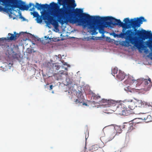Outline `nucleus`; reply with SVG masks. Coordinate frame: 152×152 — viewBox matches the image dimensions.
Wrapping results in <instances>:
<instances>
[{
    "label": "nucleus",
    "instance_id": "obj_16",
    "mask_svg": "<svg viewBox=\"0 0 152 152\" xmlns=\"http://www.w3.org/2000/svg\"><path fill=\"white\" fill-rule=\"evenodd\" d=\"M135 106H136L135 105L134 103V102H132V100L129 103L128 107L131 110H133Z\"/></svg>",
    "mask_w": 152,
    "mask_h": 152
},
{
    "label": "nucleus",
    "instance_id": "obj_13",
    "mask_svg": "<svg viewBox=\"0 0 152 152\" xmlns=\"http://www.w3.org/2000/svg\"><path fill=\"white\" fill-rule=\"evenodd\" d=\"M135 82V83L136 84L137 83L136 82V80L132 76L128 75V78L124 82L130 85L133 84Z\"/></svg>",
    "mask_w": 152,
    "mask_h": 152
},
{
    "label": "nucleus",
    "instance_id": "obj_4",
    "mask_svg": "<svg viewBox=\"0 0 152 152\" xmlns=\"http://www.w3.org/2000/svg\"><path fill=\"white\" fill-rule=\"evenodd\" d=\"M3 1L4 4L7 6H10L12 8H18L22 10H28L29 8L32 5L33 6V7L30 9L31 11H34L35 7L39 10L43 9H49L50 8L54 9L53 11L59 8L58 4L54 2L51 3L50 5L47 4H39L38 3H36L35 6L34 4L31 3H30L28 5H26L25 2L21 0H3Z\"/></svg>",
    "mask_w": 152,
    "mask_h": 152
},
{
    "label": "nucleus",
    "instance_id": "obj_30",
    "mask_svg": "<svg viewBox=\"0 0 152 152\" xmlns=\"http://www.w3.org/2000/svg\"><path fill=\"white\" fill-rule=\"evenodd\" d=\"M148 49L145 50V52H148Z\"/></svg>",
    "mask_w": 152,
    "mask_h": 152
},
{
    "label": "nucleus",
    "instance_id": "obj_2",
    "mask_svg": "<svg viewBox=\"0 0 152 152\" xmlns=\"http://www.w3.org/2000/svg\"><path fill=\"white\" fill-rule=\"evenodd\" d=\"M146 20L144 17H141L139 18L132 19L129 20L128 18L124 19V23L121 22L120 20H118L119 23H121V26L125 29L130 28L132 27L134 29V31L132 30H128L125 32V30L123 29L122 33L121 34L122 37H124L125 36L126 40H128L131 43L139 49H144L146 48V46L140 43L138 40L137 38L133 36L136 35L139 38L145 39L150 38L152 37V34L151 31H147L144 29H142L140 31L137 30L138 28L140 27V25L143 22H146Z\"/></svg>",
    "mask_w": 152,
    "mask_h": 152
},
{
    "label": "nucleus",
    "instance_id": "obj_18",
    "mask_svg": "<svg viewBox=\"0 0 152 152\" xmlns=\"http://www.w3.org/2000/svg\"><path fill=\"white\" fill-rule=\"evenodd\" d=\"M58 3L60 5L64 4H66L67 6L68 4H69V2L67 1L66 0H58Z\"/></svg>",
    "mask_w": 152,
    "mask_h": 152
},
{
    "label": "nucleus",
    "instance_id": "obj_27",
    "mask_svg": "<svg viewBox=\"0 0 152 152\" xmlns=\"http://www.w3.org/2000/svg\"><path fill=\"white\" fill-rule=\"evenodd\" d=\"M53 88V86L52 85H50V90H51Z\"/></svg>",
    "mask_w": 152,
    "mask_h": 152
},
{
    "label": "nucleus",
    "instance_id": "obj_9",
    "mask_svg": "<svg viewBox=\"0 0 152 152\" xmlns=\"http://www.w3.org/2000/svg\"><path fill=\"white\" fill-rule=\"evenodd\" d=\"M1 2L2 3V4L5 6V7H3L1 6H0V11H4L10 14H12V11L14 8H12L10 6H6V5L4 4L3 0H0V3Z\"/></svg>",
    "mask_w": 152,
    "mask_h": 152
},
{
    "label": "nucleus",
    "instance_id": "obj_12",
    "mask_svg": "<svg viewBox=\"0 0 152 152\" xmlns=\"http://www.w3.org/2000/svg\"><path fill=\"white\" fill-rule=\"evenodd\" d=\"M76 96L77 98L75 101L76 104L84 102L82 94L80 91H79L77 92Z\"/></svg>",
    "mask_w": 152,
    "mask_h": 152
},
{
    "label": "nucleus",
    "instance_id": "obj_25",
    "mask_svg": "<svg viewBox=\"0 0 152 152\" xmlns=\"http://www.w3.org/2000/svg\"><path fill=\"white\" fill-rule=\"evenodd\" d=\"M18 13L20 16V18L21 19H23V20L25 18L22 16L21 12L19 11L18 12Z\"/></svg>",
    "mask_w": 152,
    "mask_h": 152
},
{
    "label": "nucleus",
    "instance_id": "obj_21",
    "mask_svg": "<svg viewBox=\"0 0 152 152\" xmlns=\"http://www.w3.org/2000/svg\"><path fill=\"white\" fill-rule=\"evenodd\" d=\"M118 71V69L117 68H114L112 70V74L114 76V74H117Z\"/></svg>",
    "mask_w": 152,
    "mask_h": 152
},
{
    "label": "nucleus",
    "instance_id": "obj_1",
    "mask_svg": "<svg viewBox=\"0 0 152 152\" xmlns=\"http://www.w3.org/2000/svg\"><path fill=\"white\" fill-rule=\"evenodd\" d=\"M83 9L76 8L74 12V17L70 18V22L73 23H78L79 25L84 26H89L93 34H97L96 30L98 29L99 32L101 33V31H103V22H105V27H111V25H118L121 27V24L119 23L118 20L112 17H100L99 16H90L88 14L83 13Z\"/></svg>",
    "mask_w": 152,
    "mask_h": 152
},
{
    "label": "nucleus",
    "instance_id": "obj_28",
    "mask_svg": "<svg viewBox=\"0 0 152 152\" xmlns=\"http://www.w3.org/2000/svg\"><path fill=\"white\" fill-rule=\"evenodd\" d=\"M113 36L114 37H115L117 36L118 35L117 34H116L115 33H113Z\"/></svg>",
    "mask_w": 152,
    "mask_h": 152
},
{
    "label": "nucleus",
    "instance_id": "obj_34",
    "mask_svg": "<svg viewBox=\"0 0 152 152\" xmlns=\"http://www.w3.org/2000/svg\"><path fill=\"white\" fill-rule=\"evenodd\" d=\"M46 37H46V36H45V38H46Z\"/></svg>",
    "mask_w": 152,
    "mask_h": 152
},
{
    "label": "nucleus",
    "instance_id": "obj_7",
    "mask_svg": "<svg viewBox=\"0 0 152 152\" xmlns=\"http://www.w3.org/2000/svg\"><path fill=\"white\" fill-rule=\"evenodd\" d=\"M148 79L140 78L136 80V82L137 83L136 84V86H140L141 87V88L138 89H143L145 91L149 90L152 86V82L151 79L148 77Z\"/></svg>",
    "mask_w": 152,
    "mask_h": 152
},
{
    "label": "nucleus",
    "instance_id": "obj_32",
    "mask_svg": "<svg viewBox=\"0 0 152 152\" xmlns=\"http://www.w3.org/2000/svg\"><path fill=\"white\" fill-rule=\"evenodd\" d=\"M151 117V116L150 115L148 116L147 117L148 118H149V117Z\"/></svg>",
    "mask_w": 152,
    "mask_h": 152
},
{
    "label": "nucleus",
    "instance_id": "obj_5",
    "mask_svg": "<svg viewBox=\"0 0 152 152\" xmlns=\"http://www.w3.org/2000/svg\"><path fill=\"white\" fill-rule=\"evenodd\" d=\"M127 102L125 100L120 101L118 103L114 100L103 99L101 100V103H105L103 104L105 107H109L110 110L115 112L118 115L127 116L129 114V110H127L126 104Z\"/></svg>",
    "mask_w": 152,
    "mask_h": 152
},
{
    "label": "nucleus",
    "instance_id": "obj_3",
    "mask_svg": "<svg viewBox=\"0 0 152 152\" xmlns=\"http://www.w3.org/2000/svg\"><path fill=\"white\" fill-rule=\"evenodd\" d=\"M69 2L67 4L68 10H66V7H63L61 8H58L57 10H55L51 12L50 15V14L47 12H41L42 16H43V20H47L48 24H51L53 25H58V21L62 24H63L65 21L70 16L73 10L76 6L75 0H66Z\"/></svg>",
    "mask_w": 152,
    "mask_h": 152
},
{
    "label": "nucleus",
    "instance_id": "obj_24",
    "mask_svg": "<svg viewBox=\"0 0 152 152\" xmlns=\"http://www.w3.org/2000/svg\"><path fill=\"white\" fill-rule=\"evenodd\" d=\"M100 98V96L98 95H94V99L95 100L99 99Z\"/></svg>",
    "mask_w": 152,
    "mask_h": 152
},
{
    "label": "nucleus",
    "instance_id": "obj_33",
    "mask_svg": "<svg viewBox=\"0 0 152 152\" xmlns=\"http://www.w3.org/2000/svg\"><path fill=\"white\" fill-rule=\"evenodd\" d=\"M146 104L147 105V104ZM149 104H148V106H149Z\"/></svg>",
    "mask_w": 152,
    "mask_h": 152
},
{
    "label": "nucleus",
    "instance_id": "obj_22",
    "mask_svg": "<svg viewBox=\"0 0 152 152\" xmlns=\"http://www.w3.org/2000/svg\"><path fill=\"white\" fill-rule=\"evenodd\" d=\"M85 141L86 142L87 139L89 136V132L87 130H86L85 133Z\"/></svg>",
    "mask_w": 152,
    "mask_h": 152
},
{
    "label": "nucleus",
    "instance_id": "obj_23",
    "mask_svg": "<svg viewBox=\"0 0 152 152\" xmlns=\"http://www.w3.org/2000/svg\"><path fill=\"white\" fill-rule=\"evenodd\" d=\"M31 14H32L34 17L37 18L39 15L37 12H31Z\"/></svg>",
    "mask_w": 152,
    "mask_h": 152
},
{
    "label": "nucleus",
    "instance_id": "obj_26",
    "mask_svg": "<svg viewBox=\"0 0 152 152\" xmlns=\"http://www.w3.org/2000/svg\"><path fill=\"white\" fill-rule=\"evenodd\" d=\"M125 42V44L124 45L126 46L127 44H128L129 43V42L128 41H126Z\"/></svg>",
    "mask_w": 152,
    "mask_h": 152
},
{
    "label": "nucleus",
    "instance_id": "obj_31",
    "mask_svg": "<svg viewBox=\"0 0 152 152\" xmlns=\"http://www.w3.org/2000/svg\"><path fill=\"white\" fill-rule=\"evenodd\" d=\"M64 65H67V64L66 63H65L64 64Z\"/></svg>",
    "mask_w": 152,
    "mask_h": 152
},
{
    "label": "nucleus",
    "instance_id": "obj_29",
    "mask_svg": "<svg viewBox=\"0 0 152 152\" xmlns=\"http://www.w3.org/2000/svg\"><path fill=\"white\" fill-rule=\"evenodd\" d=\"M82 103H83L82 104H83V105H85L86 106H87V104L85 103L84 102H82Z\"/></svg>",
    "mask_w": 152,
    "mask_h": 152
},
{
    "label": "nucleus",
    "instance_id": "obj_35",
    "mask_svg": "<svg viewBox=\"0 0 152 152\" xmlns=\"http://www.w3.org/2000/svg\"><path fill=\"white\" fill-rule=\"evenodd\" d=\"M152 38V37H151L150 38H149L150 39V38Z\"/></svg>",
    "mask_w": 152,
    "mask_h": 152
},
{
    "label": "nucleus",
    "instance_id": "obj_20",
    "mask_svg": "<svg viewBox=\"0 0 152 152\" xmlns=\"http://www.w3.org/2000/svg\"><path fill=\"white\" fill-rule=\"evenodd\" d=\"M42 18L39 15L37 17L36 19L37 22L39 23H41L42 22Z\"/></svg>",
    "mask_w": 152,
    "mask_h": 152
},
{
    "label": "nucleus",
    "instance_id": "obj_19",
    "mask_svg": "<svg viewBox=\"0 0 152 152\" xmlns=\"http://www.w3.org/2000/svg\"><path fill=\"white\" fill-rule=\"evenodd\" d=\"M146 45L148 46L151 50H152V41L149 40L146 42ZM152 54V53H151Z\"/></svg>",
    "mask_w": 152,
    "mask_h": 152
},
{
    "label": "nucleus",
    "instance_id": "obj_8",
    "mask_svg": "<svg viewBox=\"0 0 152 152\" xmlns=\"http://www.w3.org/2000/svg\"><path fill=\"white\" fill-rule=\"evenodd\" d=\"M103 131L109 132L108 137L106 138L104 142H107L112 140L115 135V128L110 126L104 127L103 129Z\"/></svg>",
    "mask_w": 152,
    "mask_h": 152
},
{
    "label": "nucleus",
    "instance_id": "obj_6",
    "mask_svg": "<svg viewBox=\"0 0 152 152\" xmlns=\"http://www.w3.org/2000/svg\"><path fill=\"white\" fill-rule=\"evenodd\" d=\"M5 38L4 37L0 38V46L3 48L5 49L6 48L8 47V51H9L8 53L11 54L13 58H18V54L16 53V51H18L19 49L18 46L17 45H13L12 47L11 46L9 47L8 45L3 42V41Z\"/></svg>",
    "mask_w": 152,
    "mask_h": 152
},
{
    "label": "nucleus",
    "instance_id": "obj_11",
    "mask_svg": "<svg viewBox=\"0 0 152 152\" xmlns=\"http://www.w3.org/2000/svg\"><path fill=\"white\" fill-rule=\"evenodd\" d=\"M122 127L123 129L127 130L128 132H130L134 129L133 124H131V123H124Z\"/></svg>",
    "mask_w": 152,
    "mask_h": 152
},
{
    "label": "nucleus",
    "instance_id": "obj_15",
    "mask_svg": "<svg viewBox=\"0 0 152 152\" xmlns=\"http://www.w3.org/2000/svg\"><path fill=\"white\" fill-rule=\"evenodd\" d=\"M51 67L50 69L53 71L56 72V70H58L60 68V66L57 63L52 64L50 65Z\"/></svg>",
    "mask_w": 152,
    "mask_h": 152
},
{
    "label": "nucleus",
    "instance_id": "obj_14",
    "mask_svg": "<svg viewBox=\"0 0 152 152\" xmlns=\"http://www.w3.org/2000/svg\"><path fill=\"white\" fill-rule=\"evenodd\" d=\"M125 76L126 75L124 72L119 70L118 74L116 75V77L118 80L121 81L124 78Z\"/></svg>",
    "mask_w": 152,
    "mask_h": 152
},
{
    "label": "nucleus",
    "instance_id": "obj_17",
    "mask_svg": "<svg viewBox=\"0 0 152 152\" xmlns=\"http://www.w3.org/2000/svg\"><path fill=\"white\" fill-rule=\"evenodd\" d=\"M139 118H136L132 121V122H131V123L133 124V126H134V127L136 124H138L140 123L139 121Z\"/></svg>",
    "mask_w": 152,
    "mask_h": 152
},
{
    "label": "nucleus",
    "instance_id": "obj_10",
    "mask_svg": "<svg viewBox=\"0 0 152 152\" xmlns=\"http://www.w3.org/2000/svg\"><path fill=\"white\" fill-rule=\"evenodd\" d=\"M20 34L16 33L15 32H14V34L9 33L8 34V37L6 38H4L6 39L4 40H15L18 38L20 36Z\"/></svg>",
    "mask_w": 152,
    "mask_h": 152
}]
</instances>
